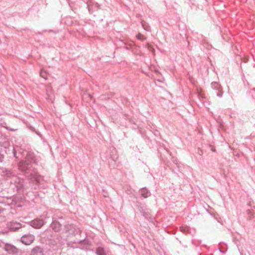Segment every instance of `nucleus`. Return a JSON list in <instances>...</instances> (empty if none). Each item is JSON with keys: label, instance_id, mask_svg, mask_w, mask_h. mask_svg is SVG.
I'll return each mask as SVG.
<instances>
[{"label": "nucleus", "instance_id": "f8f14e48", "mask_svg": "<svg viewBox=\"0 0 255 255\" xmlns=\"http://www.w3.org/2000/svg\"><path fill=\"white\" fill-rule=\"evenodd\" d=\"M152 52H154V49H153L152 50Z\"/></svg>", "mask_w": 255, "mask_h": 255}, {"label": "nucleus", "instance_id": "39448f33", "mask_svg": "<svg viewBox=\"0 0 255 255\" xmlns=\"http://www.w3.org/2000/svg\"><path fill=\"white\" fill-rule=\"evenodd\" d=\"M51 228L56 232H58L61 229L60 224L57 221H54L51 224Z\"/></svg>", "mask_w": 255, "mask_h": 255}, {"label": "nucleus", "instance_id": "7ed1b4c3", "mask_svg": "<svg viewBox=\"0 0 255 255\" xmlns=\"http://www.w3.org/2000/svg\"><path fill=\"white\" fill-rule=\"evenodd\" d=\"M44 224L43 220L40 219H36L31 222V226L35 229L40 228Z\"/></svg>", "mask_w": 255, "mask_h": 255}, {"label": "nucleus", "instance_id": "9b49d317", "mask_svg": "<svg viewBox=\"0 0 255 255\" xmlns=\"http://www.w3.org/2000/svg\"><path fill=\"white\" fill-rule=\"evenodd\" d=\"M24 162H20V163L19 167L20 168V169H21V170H24V169H25L24 167H22V166L24 165Z\"/></svg>", "mask_w": 255, "mask_h": 255}, {"label": "nucleus", "instance_id": "20e7f679", "mask_svg": "<svg viewBox=\"0 0 255 255\" xmlns=\"http://www.w3.org/2000/svg\"><path fill=\"white\" fill-rule=\"evenodd\" d=\"M9 229L12 231H15L21 228V224L19 223L13 222L10 223L8 225Z\"/></svg>", "mask_w": 255, "mask_h": 255}, {"label": "nucleus", "instance_id": "f03ea898", "mask_svg": "<svg viewBox=\"0 0 255 255\" xmlns=\"http://www.w3.org/2000/svg\"><path fill=\"white\" fill-rule=\"evenodd\" d=\"M5 250L9 254H16L18 251V250L15 247L10 244L5 245Z\"/></svg>", "mask_w": 255, "mask_h": 255}, {"label": "nucleus", "instance_id": "423d86ee", "mask_svg": "<svg viewBox=\"0 0 255 255\" xmlns=\"http://www.w3.org/2000/svg\"><path fill=\"white\" fill-rule=\"evenodd\" d=\"M32 255H42V251L39 248H38V247L35 248L32 251Z\"/></svg>", "mask_w": 255, "mask_h": 255}, {"label": "nucleus", "instance_id": "9d476101", "mask_svg": "<svg viewBox=\"0 0 255 255\" xmlns=\"http://www.w3.org/2000/svg\"><path fill=\"white\" fill-rule=\"evenodd\" d=\"M137 38L141 40H143L144 39H145V37L141 34H139L138 35H137Z\"/></svg>", "mask_w": 255, "mask_h": 255}, {"label": "nucleus", "instance_id": "0eeeda50", "mask_svg": "<svg viewBox=\"0 0 255 255\" xmlns=\"http://www.w3.org/2000/svg\"><path fill=\"white\" fill-rule=\"evenodd\" d=\"M40 75L42 78L47 80L49 76V73L46 70L42 69L40 71Z\"/></svg>", "mask_w": 255, "mask_h": 255}, {"label": "nucleus", "instance_id": "1a4fd4ad", "mask_svg": "<svg viewBox=\"0 0 255 255\" xmlns=\"http://www.w3.org/2000/svg\"><path fill=\"white\" fill-rule=\"evenodd\" d=\"M97 252V254L99 255H105L103 250L102 249H98Z\"/></svg>", "mask_w": 255, "mask_h": 255}, {"label": "nucleus", "instance_id": "6e6552de", "mask_svg": "<svg viewBox=\"0 0 255 255\" xmlns=\"http://www.w3.org/2000/svg\"><path fill=\"white\" fill-rule=\"evenodd\" d=\"M147 193H148L145 189H143L141 190V195L144 198H146L147 197Z\"/></svg>", "mask_w": 255, "mask_h": 255}, {"label": "nucleus", "instance_id": "f257e3e1", "mask_svg": "<svg viewBox=\"0 0 255 255\" xmlns=\"http://www.w3.org/2000/svg\"><path fill=\"white\" fill-rule=\"evenodd\" d=\"M34 240V237L31 235H24L21 238V242L25 245H29Z\"/></svg>", "mask_w": 255, "mask_h": 255}]
</instances>
